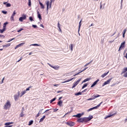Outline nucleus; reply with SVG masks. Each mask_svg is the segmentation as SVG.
Masks as SVG:
<instances>
[{
    "mask_svg": "<svg viewBox=\"0 0 127 127\" xmlns=\"http://www.w3.org/2000/svg\"><path fill=\"white\" fill-rule=\"evenodd\" d=\"M11 107V104H10V102H9L8 100H7L4 105V110H8V109H9Z\"/></svg>",
    "mask_w": 127,
    "mask_h": 127,
    "instance_id": "f257e3e1",
    "label": "nucleus"
},
{
    "mask_svg": "<svg viewBox=\"0 0 127 127\" xmlns=\"http://www.w3.org/2000/svg\"><path fill=\"white\" fill-rule=\"evenodd\" d=\"M102 104H103V101L101 102L99 104H98L97 106H95L94 107L90 108L89 109H88L87 110V112H90V111H93V110H95V109H98V108H99V107H101V105H102Z\"/></svg>",
    "mask_w": 127,
    "mask_h": 127,
    "instance_id": "f03ea898",
    "label": "nucleus"
},
{
    "mask_svg": "<svg viewBox=\"0 0 127 127\" xmlns=\"http://www.w3.org/2000/svg\"><path fill=\"white\" fill-rule=\"evenodd\" d=\"M93 119V116H89L88 118L85 117L83 118V122L85 123H87V122H89V121Z\"/></svg>",
    "mask_w": 127,
    "mask_h": 127,
    "instance_id": "7ed1b4c3",
    "label": "nucleus"
},
{
    "mask_svg": "<svg viewBox=\"0 0 127 127\" xmlns=\"http://www.w3.org/2000/svg\"><path fill=\"white\" fill-rule=\"evenodd\" d=\"M80 81H81V79H79L77 80V81L74 82L73 83V85L72 86V89H74V88H75V87H76V86H77V85H78V84H79V83H80Z\"/></svg>",
    "mask_w": 127,
    "mask_h": 127,
    "instance_id": "20e7f679",
    "label": "nucleus"
},
{
    "mask_svg": "<svg viewBox=\"0 0 127 127\" xmlns=\"http://www.w3.org/2000/svg\"><path fill=\"white\" fill-rule=\"evenodd\" d=\"M15 14H16V12H15V10H14L10 18L11 21H14V15H15Z\"/></svg>",
    "mask_w": 127,
    "mask_h": 127,
    "instance_id": "39448f33",
    "label": "nucleus"
},
{
    "mask_svg": "<svg viewBox=\"0 0 127 127\" xmlns=\"http://www.w3.org/2000/svg\"><path fill=\"white\" fill-rule=\"evenodd\" d=\"M48 65L51 67L52 68H53V69H55V70H58L59 69H60V66H58V65H56V66H52V65H51V64H48Z\"/></svg>",
    "mask_w": 127,
    "mask_h": 127,
    "instance_id": "423d86ee",
    "label": "nucleus"
},
{
    "mask_svg": "<svg viewBox=\"0 0 127 127\" xmlns=\"http://www.w3.org/2000/svg\"><path fill=\"white\" fill-rule=\"evenodd\" d=\"M65 124L67 126H69V127H74V126H75V123L72 122H66V123H65Z\"/></svg>",
    "mask_w": 127,
    "mask_h": 127,
    "instance_id": "0eeeda50",
    "label": "nucleus"
},
{
    "mask_svg": "<svg viewBox=\"0 0 127 127\" xmlns=\"http://www.w3.org/2000/svg\"><path fill=\"white\" fill-rule=\"evenodd\" d=\"M52 3V2H51V3L49 4V1H47L46 2V4H47V10H48L49 9V8H51V3Z\"/></svg>",
    "mask_w": 127,
    "mask_h": 127,
    "instance_id": "6e6552de",
    "label": "nucleus"
},
{
    "mask_svg": "<svg viewBox=\"0 0 127 127\" xmlns=\"http://www.w3.org/2000/svg\"><path fill=\"white\" fill-rule=\"evenodd\" d=\"M25 19H26V15H23V16L20 17L19 18V20L21 21V22H22V21H23V20H24Z\"/></svg>",
    "mask_w": 127,
    "mask_h": 127,
    "instance_id": "1a4fd4ad",
    "label": "nucleus"
},
{
    "mask_svg": "<svg viewBox=\"0 0 127 127\" xmlns=\"http://www.w3.org/2000/svg\"><path fill=\"white\" fill-rule=\"evenodd\" d=\"M112 78H110V79H108L106 81H105L103 83V86H105V85H108V84H110V83H111V81H112Z\"/></svg>",
    "mask_w": 127,
    "mask_h": 127,
    "instance_id": "9d476101",
    "label": "nucleus"
},
{
    "mask_svg": "<svg viewBox=\"0 0 127 127\" xmlns=\"http://www.w3.org/2000/svg\"><path fill=\"white\" fill-rule=\"evenodd\" d=\"M24 44H25V43H21L19 44V45H17L14 48V49H17V48H18V47H21V46H23V45H24Z\"/></svg>",
    "mask_w": 127,
    "mask_h": 127,
    "instance_id": "9b49d317",
    "label": "nucleus"
},
{
    "mask_svg": "<svg viewBox=\"0 0 127 127\" xmlns=\"http://www.w3.org/2000/svg\"><path fill=\"white\" fill-rule=\"evenodd\" d=\"M99 81H100V79H97V80L94 81V82L91 86V88H93V87L96 86V85H97V83H98V82H99Z\"/></svg>",
    "mask_w": 127,
    "mask_h": 127,
    "instance_id": "f8f14e48",
    "label": "nucleus"
},
{
    "mask_svg": "<svg viewBox=\"0 0 127 127\" xmlns=\"http://www.w3.org/2000/svg\"><path fill=\"white\" fill-rule=\"evenodd\" d=\"M99 97H101V95L96 94V95H93L91 97L92 100H95V99H97V98H99Z\"/></svg>",
    "mask_w": 127,
    "mask_h": 127,
    "instance_id": "ddd939ff",
    "label": "nucleus"
},
{
    "mask_svg": "<svg viewBox=\"0 0 127 127\" xmlns=\"http://www.w3.org/2000/svg\"><path fill=\"white\" fill-rule=\"evenodd\" d=\"M110 71H108L107 72H105L104 73V74H103L102 75H101V77L102 78H105V77H106V76H107V75H108V74H109V72Z\"/></svg>",
    "mask_w": 127,
    "mask_h": 127,
    "instance_id": "4468645a",
    "label": "nucleus"
},
{
    "mask_svg": "<svg viewBox=\"0 0 127 127\" xmlns=\"http://www.w3.org/2000/svg\"><path fill=\"white\" fill-rule=\"evenodd\" d=\"M10 45H11L10 43H8V44H7L6 45H3L2 47L3 48H6V47H9V46H10Z\"/></svg>",
    "mask_w": 127,
    "mask_h": 127,
    "instance_id": "2eb2a0df",
    "label": "nucleus"
},
{
    "mask_svg": "<svg viewBox=\"0 0 127 127\" xmlns=\"http://www.w3.org/2000/svg\"><path fill=\"white\" fill-rule=\"evenodd\" d=\"M84 122V118H79L77 120V123H83Z\"/></svg>",
    "mask_w": 127,
    "mask_h": 127,
    "instance_id": "dca6fc26",
    "label": "nucleus"
},
{
    "mask_svg": "<svg viewBox=\"0 0 127 127\" xmlns=\"http://www.w3.org/2000/svg\"><path fill=\"white\" fill-rule=\"evenodd\" d=\"M63 104V102L61 100L58 101V105L60 106V107H62V104Z\"/></svg>",
    "mask_w": 127,
    "mask_h": 127,
    "instance_id": "f3484780",
    "label": "nucleus"
},
{
    "mask_svg": "<svg viewBox=\"0 0 127 127\" xmlns=\"http://www.w3.org/2000/svg\"><path fill=\"white\" fill-rule=\"evenodd\" d=\"M43 110V109H41L39 113H38V114L36 115V118H38V117H39V116H40L41 112H42V111Z\"/></svg>",
    "mask_w": 127,
    "mask_h": 127,
    "instance_id": "a211bd4d",
    "label": "nucleus"
},
{
    "mask_svg": "<svg viewBox=\"0 0 127 127\" xmlns=\"http://www.w3.org/2000/svg\"><path fill=\"white\" fill-rule=\"evenodd\" d=\"M45 118H46V117L45 116H43V117L40 119L39 123H42V122H43V121H44Z\"/></svg>",
    "mask_w": 127,
    "mask_h": 127,
    "instance_id": "6ab92c4d",
    "label": "nucleus"
},
{
    "mask_svg": "<svg viewBox=\"0 0 127 127\" xmlns=\"http://www.w3.org/2000/svg\"><path fill=\"white\" fill-rule=\"evenodd\" d=\"M37 14H38V18H39L40 20H41L42 19L41 14H40V13L38 11H37Z\"/></svg>",
    "mask_w": 127,
    "mask_h": 127,
    "instance_id": "aec40b11",
    "label": "nucleus"
},
{
    "mask_svg": "<svg viewBox=\"0 0 127 127\" xmlns=\"http://www.w3.org/2000/svg\"><path fill=\"white\" fill-rule=\"evenodd\" d=\"M73 117H75L76 118H80V117H82V114L79 113L76 115H73Z\"/></svg>",
    "mask_w": 127,
    "mask_h": 127,
    "instance_id": "412c9836",
    "label": "nucleus"
},
{
    "mask_svg": "<svg viewBox=\"0 0 127 127\" xmlns=\"http://www.w3.org/2000/svg\"><path fill=\"white\" fill-rule=\"evenodd\" d=\"M125 44H126V42L122 43L120 47H121L122 48H124V47H125Z\"/></svg>",
    "mask_w": 127,
    "mask_h": 127,
    "instance_id": "4be33fe9",
    "label": "nucleus"
},
{
    "mask_svg": "<svg viewBox=\"0 0 127 127\" xmlns=\"http://www.w3.org/2000/svg\"><path fill=\"white\" fill-rule=\"evenodd\" d=\"M73 79H75V77L72 78L70 79H68V80H67L65 81L63 83H67V82H70V81H72V80H73Z\"/></svg>",
    "mask_w": 127,
    "mask_h": 127,
    "instance_id": "5701e85b",
    "label": "nucleus"
},
{
    "mask_svg": "<svg viewBox=\"0 0 127 127\" xmlns=\"http://www.w3.org/2000/svg\"><path fill=\"white\" fill-rule=\"evenodd\" d=\"M127 71V67H125L124 68L123 71H122V74H125V73H126V72Z\"/></svg>",
    "mask_w": 127,
    "mask_h": 127,
    "instance_id": "b1692460",
    "label": "nucleus"
},
{
    "mask_svg": "<svg viewBox=\"0 0 127 127\" xmlns=\"http://www.w3.org/2000/svg\"><path fill=\"white\" fill-rule=\"evenodd\" d=\"M14 99L15 101H17V99H18V95H15L14 96Z\"/></svg>",
    "mask_w": 127,
    "mask_h": 127,
    "instance_id": "393cba45",
    "label": "nucleus"
},
{
    "mask_svg": "<svg viewBox=\"0 0 127 127\" xmlns=\"http://www.w3.org/2000/svg\"><path fill=\"white\" fill-rule=\"evenodd\" d=\"M91 78H86L83 81L82 83H85V82H87V81H90Z\"/></svg>",
    "mask_w": 127,
    "mask_h": 127,
    "instance_id": "a878e982",
    "label": "nucleus"
},
{
    "mask_svg": "<svg viewBox=\"0 0 127 127\" xmlns=\"http://www.w3.org/2000/svg\"><path fill=\"white\" fill-rule=\"evenodd\" d=\"M12 124H13V122H8V123H5V125L9 126V125H12Z\"/></svg>",
    "mask_w": 127,
    "mask_h": 127,
    "instance_id": "bb28decb",
    "label": "nucleus"
},
{
    "mask_svg": "<svg viewBox=\"0 0 127 127\" xmlns=\"http://www.w3.org/2000/svg\"><path fill=\"white\" fill-rule=\"evenodd\" d=\"M5 31V28H3L2 29H0V33H3V32Z\"/></svg>",
    "mask_w": 127,
    "mask_h": 127,
    "instance_id": "cd10ccee",
    "label": "nucleus"
},
{
    "mask_svg": "<svg viewBox=\"0 0 127 127\" xmlns=\"http://www.w3.org/2000/svg\"><path fill=\"white\" fill-rule=\"evenodd\" d=\"M26 93V91H22L21 93V96L20 97H22V96H23V95H24L25 93Z\"/></svg>",
    "mask_w": 127,
    "mask_h": 127,
    "instance_id": "c85d7f7f",
    "label": "nucleus"
},
{
    "mask_svg": "<svg viewBox=\"0 0 127 127\" xmlns=\"http://www.w3.org/2000/svg\"><path fill=\"white\" fill-rule=\"evenodd\" d=\"M69 49H70L71 51H73V44H70L69 46Z\"/></svg>",
    "mask_w": 127,
    "mask_h": 127,
    "instance_id": "c756f323",
    "label": "nucleus"
},
{
    "mask_svg": "<svg viewBox=\"0 0 127 127\" xmlns=\"http://www.w3.org/2000/svg\"><path fill=\"white\" fill-rule=\"evenodd\" d=\"M88 86V83H85L84 85L82 86V89H84V88H86Z\"/></svg>",
    "mask_w": 127,
    "mask_h": 127,
    "instance_id": "7c9ffc66",
    "label": "nucleus"
},
{
    "mask_svg": "<svg viewBox=\"0 0 127 127\" xmlns=\"http://www.w3.org/2000/svg\"><path fill=\"white\" fill-rule=\"evenodd\" d=\"M30 46H40V45L37 44H33L30 45Z\"/></svg>",
    "mask_w": 127,
    "mask_h": 127,
    "instance_id": "2f4dec72",
    "label": "nucleus"
},
{
    "mask_svg": "<svg viewBox=\"0 0 127 127\" xmlns=\"http://www.w3.org/2000/svg\"><path fill=\"white\" fill-rule=\"evenodd\" d=\"M6 7H9L11 6V4H10V3H7V4H6Z\"/></svg>",
    "mask_w": 127,
    "mask_h": 127,
    "instance_id": "473e14b6",
    "label": "nucleus"
},
{
    "mask_svg": "<svg viewBox=\"0 0 127 127\" xmlns=\"http://www.w3.org/2000/svg\"><path fill=\"white\" fill-rule=\"evenodd\" d=\"M82 22V20H80V21L79 22V28H78V31H80V28H81V23Z\"/></svg>",
    "mask_w": 127,
    "mask_h": 127,
    "instance_id": "72a5a7b5",
    "label": "nucleus"
},
{
    "mask_svg": "<svg viewBox=\"0 0 127 127\" xmlns=\"http://www.w3.org/2000/svg\"><path fill=\"white\" fill-rule=\"evenodd\" d=\"M115 115H116L115 114H112L111 115H109L106 117V118H105V119H108V118H111V117H113V116H115Z\"/></svg>",
    "mask_w": 127,
    "mask_h": 127,
    "instance_id": "f704fd0d",
    "label": "nucleus"
},
{
    "mask_svg": "<svg viewBox=\"0 0 127 127\" xmlns=\"http://www.w3.org/2000/svg\"><path fill=\"white\" fill-rule=\"evenodd\" d=\"M40 5H41V7L42 8H44V5H43V4H42V3H41V2H39Z\"/></svg>",
    "mask_w": 127,
    "mask_h": 127,
    "instance_id": "c9c22d12",
    "label": "nucleus"
},
{
    "mask_svg": "<svg viewBox=\"0 0 127 127\" xmlns=\"http://www.w3.org/2000/svg\"><path fill=\"white\" fill-rule=\"evenodd\" d=\"M31 88H32V86H29L28 88H26V89L25 91H29V90H30V89Z\"/></svg>",
    "mask_w": 127,
    "mask_h": 127,
    "instance_id": "e433bc0d",
    "label": "nucleus"
},
{
    "mask_svg": "<svg viewBox=\"0 0 127 127\" xmlns=\"http://www.w3.org/2000/svg\"><path fill=\"white\" fill-rule=\"evenodd\" d=\"M32 124H33V121H31L29 122L28 126H31V125H32Z\"/></svg>",
    "mask_w": 127,
    "mask_h": 127,
    "instance_id": "4c0bfd02",
    "label": "nucleus"
},
{
    "mask_svg": "<svg viewBox=\"0 0 127 127\" xmlns=\"http://www.w3.org/2000/svg\"><path fill=\"white\" fill-rule=\"evenodd\" d=\"M79 95H82V92H78L75 94V96H79Z\"/></svg>",
    "mask_w": 127,
    "mask_h": 127,
    "instance_id": "58836bf2",
    "label": "nucleus"
},
{
    "mask_svg": "<svg viewBox=\"0 0 127 127\" xmlns=\"http://www.w3.org/2000/svg\"><path fill=\"white\" fill-rule=\"evenodd\" d=\"M28 5L29 6H31V0H28Z\"/></svg>",
    "mask_w": 127,
    "mask_h": 127,
    "instance_id": "ea45409f",
    "label": "nucleus"
},
{
    "mask_svg": "<svg viewBox=\"0 0 127 127\" xmlns=\"http://www.w3.org/2000/svg\"><path fill=\"white\" fill-rule=\"evenodd\" d=\"M15 39V38H13L12 39H10L8 40L7 42H10V41H12V40H14Z\"/></svg>",
    "mask_w": 127,
    "mask_h": 127,
    "instance_id": "a19ab883",
    "label": "nucleus"
},
{
    "mask_svg": "<svg viewBox=\"0 0 127 127\" xmlns=\"http://www.w3.org/2000/svg\"><path fill=\"white\" fill-rule=\"evenodd\" d=\"M24 116V114H23V112L21 113V114H20V118L23 117Z\"/></svg>",
    "mask_w": 127,
    "mask_h": 127,
    "instance_id": "79ce46f5",
    "label": "nucleus"
},
{
    "mask_svg": "<svg viewBox=\"0 0 127 127\" xmlns=\"http://www.w3.org/2000/svg\"><path fill=\"white\" fill-rule=\"evenodd\" d=\"M7 22H5L4 24H3V27H4V28H5V26H6V24H7Z\"/></svg>",
    "mask_w": 127,
    "mask_h": 127,
    "instance_id": "37998d69",
    "label": "nucleus"
},
{
    "mask_svg": "<svg viewBox=\"0 0 127 127\" xmlns=\"http://www.w3.org/2000/svg\"><path fill=\"white\" fill-rule=\"evenodd\" d=\"M55 100H56V98H54L53 99H52L50 102L51 103H53V102H54V101H55Z\"/></svg>",
    "mask_w": 127,
    "mask_h": 127,
    "instance_id": "c03bdc74",
    "label": "nucleus"
},
{
    "mask_svg": "<svg viewBox=\"0 0 127 127\" xmlns=\"http://www.w3.org/2000/svg\"><path fill=\"white\" fill-rule=\"evenodd\" d=\"M2 13H3V14H6V13H7V11H1Z\"/></svg>",
    "mask_w": 127,
    "mask_h": 127,
    "instance_id": "a18cd8bd",
    "label": "nucleus"
},
{
    "mask_svg": "<svg viewBox=\"0 0 127 127\" xmlns=\"http://www.w3.org/2000/svg\"><path fill=\"white\" fill-rule=\"evenodd\" d=\"M22 30H23V28H20L19 30L17 31V32H20V31H22Z\"/></svg>",
    "mask_w": 127,
    "mask_h": 127,
    "instance_id": "49530a36",
    "label": "nucleus"
},
{
    "mask_svg": "<svg viewBox=\"0 0 127 127\" xmlns=\"http://www.w3.org/2000/svg\"><path fill=\"white\" fill-rule=\"evenodd\" d=\"M58 27L59 28H60V22L59 21L58 22Z\"/></svg>",
    "mask_w": 127,
    "mask_h": 127,
    "instance_id": "de8ad7c7",
    "label": "nucleus"
},
{
    "mask_svg": "<svg viewBox=\"0 0 127 127\" xmlns=\"http://www.w3.org/2000/svg\"><path fill=\"white\" fill-rule=\"evenodd\" d=\"M29 19L31 21H33V18H32V17H30Z\"/></svg>",
    "mask_w": 127,
    "mask_h": 127,
    "instance_id": "09e8293b",
    "label": "nucleus"
},
{
    "mask_svg": "<svg viewBox=\"0 0 127 127\" xmlns=\"http://www.w3.org/2000/svg\"><path fill=\"white\" fill-rule=\"evenodd\" d=\"M53 110H54V112L55 113V112H57V111H58V109L55 108V109H54Z\"/></svg>",
    "mask_w": 127,
    "mask_h": 127,
    "instance_id": "8fccbe9b",
    "label": "nucleus"
},
{
    "mask_svg": "<svg viewBox=\"0 0 127 127\" xmlns=\"http://www.w3.org/2000/svg\"><path fill=\"white\" fill-rule=\"evenodd\" d=\"M124 77H125V78H127V72H126L124 75Z\"/></svg>",
    "mask_w": 127,
    "mask_h": 127,
    "instance_id": "3c124183",
    "label": "nucleus"
},
{
    "mask_svg": "<svg viewBox=\"0 0 127 127\" xmlns=\"http://www.w3.org/2000/svg\"><path fill=\"white\" fill-rule=\"evenodd\" d=\"M86 69H88V67H85V68H84L82 71H81V72H84V71H85Z\"/></svg>",
    "mask_w": 127,
    "mask_h": 127,
    "instance_id": "603ef678",
    "label": "nucleus"
},
{
    "mask_svg": "<svg viewBox=\"0 0 127 127\" xmlns=\"http://www.w3.org/2000/svg\"><path fill=\"white\" fill-rule=\"evenodd\" d=\"M126 32H127V29H125L123 32V34H126Z\"/></svg>",
    "mask_w": 127,
    "mask_h": 127,
    "instance_id": "864d4df0",
    "label": "nucleus"
},
{
    "mask_svg": "<svg viewBox=\"0 0 127 127\" xmlns=\"http://www.w3.org/2000/svg\"><path fill=\"white\" fill-rule=\"evenodd\" d=\"M80 73H82V72H78L77 73L74 74L73 76H77V75H79V74H80Z\"/></svg>",
    "mask_w": 127,
    "mask_h": 127,
    "instance_id": "5fc2aeb1",
    "label": "nucleus"
},
{
    "mask_svg": "<svg viewBox=\"0 0 127 127\" xmlns=\"http://www.w3.org/2000/svg\"><path fill=\"white\" fill-rule=\"evenodd\" d=\"M32 26L34 27V28H36V27H37V26L36 25H33Z\"/></svg>",
    "mask_w": 127,
    "mask_h": 127,
    "instance_id": "6e6d98bb",
    "label": "nucleus"
},
{
    "mask_svg": "<svg viewBox=\"0 0 127 127\" xmlns=\"http://www.w3.org/2000/svg\"><path fill=\"white\" fill-rule=\"evenodd\" d=\"M92 100H93V99L92 98H89L88 99H87V101H92Z\"/></svg>",
    "mask_w": 127,
    "mask_h": 127,
    "instance_id": "4d7b16f0",
    "label": "nucleus"
},
{
    "mask_svg": "<svg viewBox=\"0 0 127 127\" xmlns=\"http://www.w3.org/2000/svg\"><path fill=\"white\" fill-rule=\"evenodd\" d=\"M59 31H60V32H62V30H61V28L60 27V28H59Z\"/></svg>",
    "mask_w": 127,
    "mask_h": 127,
    "instance_id": "13d9d810",
    "label": "nucleus"
},
{
    "mask_svg": "<svg viewBox=\"0 0 127 127\" xmlns=\"http://www.w3.org/2000/svg\"><path fill=\"white\" fill-rule=\"evenodd\" d=\"M0 37H3V38H4V36L2 35H0Z\"/></svg>",
    "mask_w": 127,
    "mask_h": 127,
    "instance_id": "bf43d9fd",
    "label": "nucleus"
},
{
    "mask_svg": "<svg viewBox=\"0 0 127 127\" xmlns=\"http://www.w3.org/2000/svg\"><path fill=\"white\" fill-rule=\"evenodd\" d=\"M22 59H23V58L22 57H21L19 60V61H21V60H22Z\"/></svg>",
    "mask_w": 127,
    "mask_h": 127,
    "instance_id": "052dcab7",
    "label": "nucleus"
},
{
    "mask_svg": "<svg viewBox=\"0 0 127 127\" xmlns=\"http://www.w3.org/2000/svg\"><path fill=\"white\" fill-rule=\"evenodd\" d=\"M40 26H41V27H43V28H44V26H43V24H41Z\"/></svg>",
    "mask_w": 127,
    "mask_h": 127,
    "instance_id": "680f3d73",
    "label": "nucleus"
},
{
    "mask_svg": "<svg viewBox=\"0 0 127 127\" xmlns=\"http://www.w3.org/2000/svg\"><path fill=\"white\" fill-rule=\"evenodd\" d=\"M61 92H62V91H58L57 93L58 94H59V93H61Z\"/></svg>",
    "mask_w": 127,
    "mask_h": 127,
    "instance_id": "e2e57ef3",
    "label": "nucleus"
},
{
    "mask_svg": "<svg viewBox=\"0 0 127 127\" xmlns=\"http://www.w3.org/2000/svg\"><path fill=\"white\" fill-rule=\"evenodd\" d=\"M125 58L127 60V53H126V55L125 56Z\"/></svg>",
    "mask_w": 127,
    "mask_h": 127,
    "instance_id": "0e129e2a",
    "label": "nucleus"
},
{
    "mask_svg": "<svg viewBox=\"0 0 127 127\" xmlns=\"http://www.w3.org/2000/svg\"><path fill=\"white\" fill-rule=\"evenodd\" d=\"M89 63L88 64H86L85 65H84V67H86V66H88V65H89Z\"/></svg>",
    "mask_w": 127,
    "mask_h": 127,
    "instance_id": "69168bd1",
    "label": "nucleus"
},
{
    "mask_svg": "<svg viewBox=\"0 0 127 127\" xmlns=\"http://www.w3.org/2000/svg\"><path fill=\"white\" fill-rule=\"evenodd\" d=\"M54 87H57L58 86V84H54Z\"/></svg>",
    "mask_w": 127,
    "mask_h": 127,
    "instance_id": "338daca9",
    "label": "nucleus"
},
{
    "mask_svg": "<svg viewBox=\"0 0 127 127\" xmlns=\"http://www.w3.org/2000/svg\"><path fill=\"white\" fill-rule=\"evenodd\" d=\"M70 113H71V111L68 112L66 114H65V115H68V114H70Z\"/></svg>",
    "mask_w": 127,
    "mask_h": 127,
    "instance_id": "774afa93",
    "label": "nucleus"
}]
</instances>
